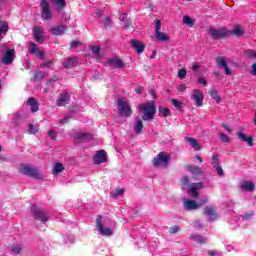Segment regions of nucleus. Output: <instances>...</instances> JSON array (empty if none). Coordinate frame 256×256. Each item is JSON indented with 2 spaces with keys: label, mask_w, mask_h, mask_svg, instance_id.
Here are the masks:
<instances>
[{
  "label": "nucleus",
  "mask_w": 256,
  "mask_h": 256,
  "mask_svg": "<svg viewBox=\"0 0 256 256\" xmlns=\"http://www.w3.org/2000/svg\"><path fill=\"white\" fill-rule=\"evenodd\" d=\"M140 113H142L143 121H153L155 119V113H157V106L155 102H147L138 106Z\"/></svg>",
  "instance_id": "obj_1"
},
{
  "label": "nucleus",
  "mask_w": 256,
  "mask_h": 256,
  "mask_svg": "<svg viewBox=\"0 0 256 256\" xmlns=\"http://www.w3.org/2000/svg\"><path fill=\"white\" fill-rule=\"evenodd\" d=\"M118 112L121 117H131L133 115V110L131 109V104L129 100L125 97L118 98L117 100Z\"/></svg>",
  "instance_id": "obj_2"
},
{
  "label": "nucleus",
  "mask_w": 256,
  "mask_h": 256,
  "mask_svg": "<svg viewBox=\"0 0 256 256\" xmlns=\"http://www.w3.org/2000/svg\"><path fill=\"white\" fill-rule=\"evenodd\" d=\"M105 219L102 216H98L96 218V228L98 230L99 235L103 237H109L113 235V229L105 226Z\"/></svg>",
  "instance_id": "obj_3"
},
{
  "label": "nucleus",
  "mask_w": 256,
  "mask_h": 256,
  "mask_svg": "<svg viewBox=\"0 0 256 256\" xmlns=\"http://www.w3.org/2000/svg\"><path fill=\"white\" fill-rule=\"evenodd\" d=\"M207 198H204L200 200V203H197V201L189 199V198H184L183 203H184V209L186 211H196V209H200V207H203V205H206L207 203Z\"/></svg>",
  "instance_id": "obj_4"
},
{
  "label": "nucleus",
  "mask_w": 256,
  "mask_h": 256,
  "mask_svg": "<svg viewBox=\"0 0 256 256\" xmlns=\"http://www.w3.org/2000/svg\"><path fill=\"white\" fill-rule=\"evenodd\" d=\"M169 159L171 156L167 152H160L156 157L153 159L154 167H167L169 165Z\"/></svg>",
  "instance_id": "obj_5"
},
{
  "label": "nucleus",
  "mask_w": 256,
  "mask_h": 256,
  "mask_svg": "<svg viewBox=\"0 0 256 256\" xmlns=\"http://www.w3.org/2000/svg\"><path fill=\"white\" fill-rule=\"evenodd\" d=\"M19 171L20 173H22L23 175H27L28 177H34L35 179H39L40 177L39 170L27 164L20 165Z\"/></svg>",
  "instance_id": "obj_6"
},
{
  "label": "nucleus",
  "mask_w": 256,
  "mask_h": 256,
  "mask_svg": "<svg viewBox=\"0 0 256 256\" xmlns=\"http://www.w3.org/2000/svg\"><path fill=\"white\" fill-rule=\"evenodd\" d=\"M40 7H41L42 19L44 21H49V19H52L53 14H51V8L49 6V2H47V0H41Z\"/></svg>",
  "instance_id": "obj_7"
},
{
  "label": "nucleus",
  "mask_w": 256,
  "mask_h": 256,
  "mask_svg": "<svg viewBox=\"0 0 256 256\" xmlns=\"http://www.w3.org/2000/svg\"><path fill=\"white\" fill-rule=\"evenodd\" d=\"M155 37L158 41H162V43H165V41H169V35L165 32H161V20L156 19L155 20Z\"/></svg>",
  "instance_id": "obj_8"
},
{
  "label": "nucleus",
  "mask_w": 256,
  "mask_h": 256,
  "mask_svg": "<svg viewBox=\"0 0 256 256\" xmlns=\"http://www.w3.org/2000/svg\"><path fill=\"white\" fill-rule=\"evenodd\" d=\"M15 61V49H7L2 53L1 62L3 65H11Z\"/></svg>",
  "instance_id": "obj_9"
},
{
  "label": "nucleus",
  "mask_w": 256,
  "mask_h": 256,
  "mask_svg": "<svg viewBox=\"0 0 256 256\" xmlns=\"http://www.w3.org/2000/svg\"><path fill=\"white\" fill-rule=\"evenodd\" d=\"M216 65L219 67V69H224L225 74L230 76L233 75V71L229 69V65L227 64V58L223 56H219L216 58Z\"/></svg>",
  "instance_id": "obj_10"
},
{
  "label": "nucleus",
  "mask_w": 256,
  "mask_h": 256,
  "mask_svg": "<svg viewBox=\"0 0 256 256\" xmlns=\"http://www.w3.org/2000/svg\"><path fill=\"white\" fill-rule=\"evenodd\" d=\"M200 189H203V183L202 182L193 183L188 188V195H191V197L193 199H197V197H199V190Z\"/></svg>",
  "instance_id": "obj_11"
},
{
  "label": "nucleus",
  "mask_w": 256,
  "mask_h": 256,
  "mask_svg": "<svg viewBox=\"0 0 256 256\" xmlns=\"http://www.w3.org/2000/svg\"><path fill=\"white\" fill-rule=\"evenodd\" d=\"M191 99L195 101L198 107H203V99H205V94H203V92H201L199 89H194L191 94Z\"/></svg>",
  "instance_id": "obj_12"
},
{
  "label": "nucleus",
  "mask_w": 256,
  "mask_h": 256,
  "mask_svg": "<svg viewBox=\"0 0 256 256\" xmlns=\"http://www.w3.org/2000/svg\"><path fill=\"white\" fill-rule=\"evenodd\" d=\"M32 215L34 219H37L38 221H42V223H47L49 219L47 218V214L42 209L32 208Z\"/></svg>",
  "instance_id": "obj_13"
},
{
  "label": "nucleus",
  "mask_w": 256,
  "mask_h": 256,
  "mask_svg": "<svg viewBox=\"0 0 256 256\" xmlns=\"http://www.w3.org/2000/svg\"><path fill=\"white\" fill-rule=\"evenodd\" d=\"M210 35L213 37V39H221L222 37H227V35H229V31L225 28H210Z\"/></svg>",
  "instance_id": "obj_14"
},
{
  "label": "nucleus",
  "mask_w": 256,
  "mask_h": 256,
  "mask_svg": "<svg viewBox=\"0 0 256 256\" xmlns=\"http://www.w3.org/2000/svg\"><path fill=\"white\" fill-rule=\"evenodd\" d=\"M105 67H116L118 69H122L125 67V63L120 58H111L107 62H105Z\"/></svg>",
  "instance_id": "obj_15"
},
{
  "label": "nucleus",
  "mask_w": 256,
  "mask_h": 256,
  "mask_svg": "<svg viewBox=\"0 0 256 256\" xmlns=\"http://www.w3.org/2000/svg\"><path fill=\"white\" fill-rule=\"evenodd\" d=\"M107 161V152L100 150L94 155L95 165H100V163H105Z\"/></svg>",
  "instance_id": "obj_16"
},
{
  "label": "nucleus",
  "mask_w": 256,
  "mask_h": 256,
  "mask_svg": "<svg viewBox=\"0 0 256 256\" xmlns=\"http://www.w3.org/2000/svg\"><path fill=\"white\" fill-rule=\"evenodd\" d=\"M45 29L41 26H36L33 28V36L37 43H43V32Z\"/></svg>",
  "instance_id": "obj_17"
},
{
  "label": "nucleus",
  "mask_w": 256,
  "mask_h": 256,
  "mask_svg": "<svg viewBox=\"0 0 256 256\" xmlns=\"http://www.w3.org/2000/svg\"><path fill=\"white\" fill-rule=\"evenodd\" d=\"M238 139L243 143H247L248 147H253V136H247V134L243 132H238Z\"/></svg>",
  "instance_id": "obj_18"
},
{
  "label": "nucleus",
  "mask_w": 256,
  "mask_h": 256,
  "mask_svg": "<svg viewBox=\"0 0 256 256\" xmlns=\"http://www.w3.org/2000/svg\"><path fill=\"white\" fill-rule=\"evenodd\" d=\"M131 45L136 53L141 54L143 51H145V44H143V42L140 40H131Z\"/></svg>",
  "instance_id": "obj_19"
},
{
  "label": "nucleus",
  "mask_w": 256,
  "mask_h": 256,
  "mask_svg": "<svg viewBox=\"0 0 256 256\" xmlns=\"http://www.w3.org/2000/svg\"><path fill=\"white\" fill-rule=\"evenodd\" d=\"M239 187L243 191H254L255 184L251 181H248V180H241L240 183H239Z\"/></svg>",
  "instance_id": "obj_20"
},
{
  "label": "nucleus",
  "mask_w": 256,
  "mask_h": 256,
  "mask_svg": "<svg viewBox=\"0 0 256 256\" xmlns=\"http://www.w3.org/2000/svg\"><path fill=\"white\" fill-rule=\"evenodd\" d=\"M27 249V246L23 243L14 244L10 247L11 253H14V255H19V253H23Z\"/></svg>",
  "instance_id": "obj_21"
},
{
  "label": "nucleus",
  "mask_w": 256,
  "mask_h": 256,
  "mask_svg": "<svg viewBox=\"0 0 256 256\" xmlns=\"http://www.w3.org/2000/svg\"><path fill=\"white\" fill-rule=\"evenodd\" d=\"M185 140L189 143V145L194 149V151H201V144L195 138L186 137Z\"/></svg>",
  "instance_id": "obj_22"
},
{
  "label": "nucleus",
  "mask_w": 256,
  "mask_h": 256,
  "mask_svg": "<svg viewBox=\"0 0 256 256\" xmlns=\"http://www.w3.org/2000/svg\"><path fill=\"white\" fill-rule=\"evenodd\" d=\"M134 132L136 133V135H141V133H143V121L140 120L139 117L135 118Z\"/></svg>",
  "instance_id": "obj_23"
},
{
  "label": "nucleus",
  "mask_w": 256,
  "mask_h": 256,
  "mask_svg": "<svg viewBox=\"0 0 256 256\" xmlns=\"http://www.w3.org/2000/svg\"><path fill=\"white\" fill-rule=\"evenodd\" d=\"M65 31H67V26L65 25H60L58 27H53L50 29V32L52 33V35H63L65 33Z\"/></svg>",
  "instance_id": "obj_24"
},
{
  "label": "nucleus",
  "mask_w": 256,
  "mask_h": 256,
  "mask_svg": "<svg viewBox=\"0 0 256 256\" xmlns=\"http://www.w3.org/2000/svg\"><path fill=\"white\" fill-rule=\"evenodd\" d=\"M52 5L56 7V11H63L65 9L67 2L65 0H50Z\"/></svg>",
  "instance_id": "obj_25"
},
{
  "label": "nucleus",
  "mask_w": 256,
  "mask_h": 256,
  "mask_svg": "<svg viewBox=\"0 0 256 256\" xmlns=\"http://www.w3.org/2000/svg\"><path fill=\"white\" fill-rule=\"evenodd\" d=\"M187 171L192 173V177H198V175H203V170H201L200 167L197 166H187L186 167Z\"/></svg>",
  "instance_id": "obj_26"
},
{
  "label": "nucleus",
  "mask_w": 256,
  "mask_h": 256,
  "mask_svg": "<svg viewBox=\"0 0 256 256\" xmlns=\"http://www.w3.org/2000/svg\"><path fill=\"white\" fill-rule=\"evenodd\" d=\"M27 105L31 107L32 113H37V111H39V104L37 103V100H35V98H29L27 101Z\"/></svg>",
  "instance_id": "obj_27"
},
{
  "label": "nucleus",
  "mask_w": 256,
  "mask_h": 256,
  "mask_svg": "<svg viewBox=\"0 0 256 256\" xmlns=\"http://www.w3.org/2000/svg\"><path fill=\"white\" fill-rule=\"evenodd\" d=\"M69 97V93H62L57 101L58 107H63L67 103V101H69Z\"/></svg>",
  "instance_id": "obj_28"
},
{
  "label": "nucleus",
  "mask_w": 256,
  "mask_h": 256,
  "mask_svg": "<svg viewBox=\"0 0 256 256\" xmlns=\"http://www.w3.org/2000/svg\"><path fill=\"white\" fill-rule=\"evenodd\" d=\"M93 139V134H80L76 137L78 143H83L85 141H91Z\"/></svg>",
  "instance_id": "obj_29"
},
{
  "label": "nucleus",
  "mask_w": 256,
  "mask_h": 256,
  "mask_svg": "<svg viewBox=\"0 0 256 256\" xmlns=\"http://www.w3.org/2000/svg\"><path fill=\"white\" fill-rule=\"evenodd\" d=\"M210 96L212 97V99H214V101H216V103H221V96L219 95V91L217 89H211Z\"/></svg>",
  "instance_id": "obj_30"
},
{
  "label": "nucleus",
  "mask_w": 256,
  "mask_h": 256,
  "mask_svg": "<svg viewBox=\"0 0 256 256\" xmlns=\"http://www.w3.org/2000/svg\"><path fill=\"white\" fill-rule=\"evenodd\" d=\"M63 65L66 69H71V67H75V65H77V58H70L64 62Z\"/></svg>",
  "instance_id": "obj_31"
},
{
  "label": "nucleus",
  "mask_w": 256,
  "mask_h": 256,
  "mask_svg": "<svg viewBox=\"0 0 256 256\" xmlns=\"http://www.w3.org/2000/svg\"><path fill=\"white\" fill-rule=\"evenodd\" d=\"M205 211V215H209L210 217H214V219L217 218V214L215 213V208L211 207V206H206L204 208Z\"/></svg>",
  "instance_id": "obj_32"
},
{
  "label": "nucleus",
  "mask_w": 256,
  "mask_h": 256,
  "mask_svg": "<svg viewBox=\"0 0 256 256\" xmlns=\"http://www.w3.org/2000/svg\"><path fill=\"white\" fill-rule=\"evenodd\" d=\"M229 33H232V35H235L236 37H241V35H243L245 31L241 29V26L236 25L232 30V32H229Z\"/></svg>",
  "instance_id": "obj_33"
},
{
  "label": "nucleus",
  "mask_w": 256,
  "mask_h": 256,
  "mask_svg": "<svg viewBox=\"0 0 256 256\" xmlns=\"http://www.w3.org/2000/svg\"><path fill=\"white\" fill-rule=\"evenodd\" d=\"M170 103H172L173 107L177 109V111H183V103L177 99H171Z\"/></svg>",
  "instance_id": "obj_34"
},
{
  "label": "nucleus",
  "mask_w": 256,
  "mask_h": 256,
  "mask_svg": "<svg viewBox=\"0 0 256 256\" xmlns=\"http://www.w3.org/2000/svg\"><path fill=\"white\" fill-rule=\"evenodd\" d=\"M7 31H9V24L5 21H0V33L7 35Z\"/></svg>",
  "instance_id": "obj_35"
},
{
  "label": "nucleus",
  "mask_w": 256,
  "mask_h": 256,
  "mask_svg": "<svg viewBox=\"0 0 256 256\" xmlns=\"http://www.w3.org/2000/svg\"><path fill=\"white\" fill-rule=\"evenodd\" d=\"M191 239H193L195 243H201V244L207 243V238L201 235H192Z\"/></svg>",
  "instance_id": "obj_36"
},
{
  "label": "nucleus",
  "mask_w": 256,
  "mask_h": 256,
  "mask_svg": "<svg viewBox=\"0 0 256 256\" xmlns=\"http://www.w3.org/2000/svg\"><path fill=\"white\" fill-rule=\"evenodd\" d=\"M65 167H63V164L61 163H56L54 165V168H53V172L56 174V175H59V173H63Z\"/></svg>",
  "instance_id": "obj_37"
},
{
  "label": "nucleus",
  "mask_w": 256,
  "mask_h": 256,
  "mask_svg": "<svg viewBox=\"0 0 256 256\" xmlns=\"http://www.w3.org/2000/svg\"><path fill=\"white\" fill-rule=\"evenodd\" d=\"M218 138L220 139V141L222 143H231V139L229 138V136H227L225 133L220 132L218 134Z\"/></svg>",
  "instance_id": "obj_38"
},
{
  "label": "nucleus",
  "mask_w": 256,
  "mask_h": 256,
  "mask_svg": "<svg viewBox=\"0 0 256 256\" xmlns=\"http://www.w3.org/2000/svg\"><path fill=\"white\" fill-rule=\"evenodd\" d=\"M91 51H92L93 57H96V59H99V53L101 52V47L94 45L91 47Z\"/></svg>",
  "instance_id": "obj_39"
},
{
  "label": "nucleus",
  "mask_w": 256,
  "mask_h": 256,
  "mask_svg": "<svg viewBox=\"0 0 256 256\" xmlns=\"http://www.w3.org/2000/svg\"><path fill=\"white\" fill-rule=\"evenodd\" d=\"M28 51L31 54H35L37 53V51H39V48L37 47L36 43L30 42L28 46Z\"/></svg>",
  "instance_id": "obj_40"
},
{
  "label": "nucleus",
  "mask_w": 256,
  "mask_h": 256,
  "mask_svg": "<svg viewBox=\"0 0 256 256\" xmlns=\"http://www.w3.org/2000/svg\"><path fill=\"white\" fill-rule=\"evenodd\" d=\"M183 23L185 25H187L188 27H193L195 25V22L189 16H184L183 17Z\"/></svg>",
  "instance_id": "obj_41"
},
{
  "label": "nucleus",
  "mask_w": 256,
  "mask_h": 256,
  "mask_svg": "<svg viewBox=\"0 0 256 256\" xmlns=\"http://www.w3.org/2000/svg\"><path fill=\"white\" fill-rule=\"evenodd\" d=\"M159 113L162 117H169L171 116V110L169 108H159Z\"/></svg>",
  "instance_id": "obj_42"
},
{
  "label": "nucleus",
  "mask_w": 256,
  "mask_h": 256,
  "mask_svg": "<svg viewBox=\"0 0 256 256\" xmlns=\"http://www.w3.org/2000/svg\"><path fill=\"white\" fill-rule=\"evenodd\" d=\"M39 132V126L38 125H33V124H29V133H31L32 135H35V133Z\"/></svg>",
  "instance_id": "obj_43"
},
{
  "label": "nucleus",
  "mask_w": 256,
  "mask_h": 256,
  "mask_svg": "<svg viewBox=\"0 0 256 256\" xmlns=\"http://www.w3.org/2000/svg\"><path fill=\"white\" fill-rule=\"evenodd\" d=\"M212 167H213V169L215 167H219V155H217V154H214L212 156Z\"/></svg>",
  "instance_id": "obj_44"
},
{
  "label": "nucleus",
  "mask_w": 256,
  "mask_h": 256,
  "mask_svg": "<svg viewBox=\"0 0 256 256\" xmlns=\"http://www.w3.org/2000/svg\"><path fill=\"white\" fill-rule=\"evenodd\" d=\"M178 77L179 79H185V77H187V69L181 68L178 70Z\"/></svg>",
  "instance_id": "obj_45"
},
{
  "label": "nucleus",
  "mask_w": 256,
  "mask_h": 256,
  "mask_svg": "<svg viewBox=\"0 0 256 256\" xmlns=\"http://www.w3.org/2000/svg\"><path fill=\"white\" fill-rule=\"evenodd\" d=\"M249 73H250V75H252V77H256V63H253L250 66Z\"/></svg>",
  "instance_id": "obj_46"
},
{
  "label": "nucleus",
  "mask_w": 256,
  "mask_h": 256,
  "mask_svg": "<svg viewBox=\"0 0 256 256\" xmlns=\"http://www.w3.org/2000/svg\"><path fill=\"white\" fill-rule=\"evenodd\" d=\"M170 235H175V233H179V226H174L169 229Z\"/></svg>",
  "instance_id": "obj_47"
},
{
  "label": "nucleus",
  "mask_w": 256,
  "mask_h": 256,
  "mask_svg": "<svg viewBox=\"0 0 256 256\" xmlns=\"http://www.w3.org/2000/svg\"><path fill=\"white\" fill-rule=\"evenodd\" d=\"M214 169L217 171L220 177H223V175H225V172H223V168L221 166H216L214 167Z\"/></svg>",
  "instance_id": "obj_48"
},
{
  "label": "nucleus",
  "mask_w": 256,
  "mask_h": 256,
  "mask_svg": "<svg viewBox=\"0 0 256 256\" xmlns=\"http://www.w3.org/2000/svg\"><path fill=\"white\" fill-rule=\"evenodd\" d=\"M187 86L185 84H179L177 87V91H179L180 93H183V91H186Z\"/></svg>",
  "instance_id": "obj_49"
},
{
  "label": "nucleus",
  "mask_w": 256,
  "mask_h": 256,
  "mask_svg": "<svg viewBox=\"0 0 256 256\" xmlns=\"http://www.w3.org/2000/svg\"><path fill=\"white\" fill-rule=\"evenodd\" d=\"M182 185L185 187L187 185H189V177L188 176H183L182 177Z\"/></svg>",
  "instance_id": "obj_50"
},
{
  "label": "nucleus",
  "mask_w": 256,
  "mask_h": 256,
  "mask_svg": "<svg viewBox=\"0 0 256 256\" xmlns=\"http://www.w3.org/2000/svg\"><path fill=\"white\" fill-rule=\"evenodd\" d=\"M48 135H49L50 139H53V140L57 139V133L53 130H50L48 132Z\"/></svg>",
  "instance_id": "obj_51"
},
{
  "label": "nucleus",
  "mask_w": 256,
  "mask_h": 256,
  "mask_svg": "<svg viewBox=\"0 0 256 256\" xmlns=\"http://www.w3.org/2000/svg\"><path fill=\"white\" fill-rule=\"evenodd\" d=\"M208 255L209 256H219V255H221V253H219V251H217V250H211L208 252Z\"/></svg>",
  "instance_id": "obj_52"
},
{
  "label": "nucleus",
  "mask_w": 256,
  "mask_h": 256,
  "mask_svg": "<svg viewBox=\"0 0 256 256\" xmlns=\"http://www.w3.org/2000/svg\"><path fill=\"white\" fill-rule=\"evenodd\" d=\"M198 83L200 85H207V79H205V77H200L198 78Z\"/></svg>",
  "instance_id": "obj_53"
},
{
  "label": "nucleus",
  "mask_w": 256,
  "mask_h": 256,
  "mask_svg": "<svg viewBox=\"0 0 256 256\" xmlns=\"http://www.w3.org/2000/svg\"><path fill=\"white\" fill-rule=\"evenodd\" d=\"M53 65V61H48L40 65V67L43 69V67H51Z\"/></svg>",
  "instance_id": "obj_54"
},
{
  "label": "nucleus",
  "mask_w": 256,
  "mask_h": 256,
  "mask_svg": "<svg viewBox=\"0 0 256 256\" xmlns=\"http://www.w3.org/2000/svg\"><path fill=\"white\" fill-rule=\"evenodd\" d=\"M199 69H201V65L194 63L192 65V71H199Z\"/></svg>",
  "instance_id": "obj_55"
},
{
  "label": "nucleus",
  "mask_w": 256,
  "mask_h": 256,
  "mask_svg": "<svg viewBox=\"0 0 256 256\" xmlns=\"http://www.w3.org/2000/svg\"><path fill=\"white\" fill-rule=\"evenodd\" d=\"M37 57H39V59H43V57H45V53L43 51H40L38 49V51L36 52Z\"/></svg>",
  "instance_id": "obj_56"
},
{
  "label": "nucleus",
  "mask_w": 256,
  "mask_h": 256,
  "mask_svg": "<svg viewBox=\"0 0 256 256\" xmlns=\"http://www.w3.org/2000/svg\"><path fill=\"white\" fill-rule=\"evenodd\" d=\"M123 193H124V190H123V189H118V190H116V192H115V197H119V196L123 195Z\"/></svg>",
  "instance_id": "obj_57"
},
{
  "label": "nucleus",
  "mask_w": 256,
  "mask_h": 256,
  "mask_svg": "<svg viewBox=\"0 0 256 256\" xmlns=\"http://www.w3.org/2000/svg\"><path fill=\"white\" fill-rule=\"evenodd\" d=\"M222 127L225 129V131H227V133H231L232 130L228 127L226 123H222Z\"/></svg>",
  "instance_id": "obj_58"
},
{
  "label": "nucleus",
  "mask_w": 256,
  "mask_h": 256,
  "mask_svg": "<svg viewBox=\"0 0 256 256\" xmlns=\"http://www.w3.org/2000/svg\"><path fill=\"white\" fill-rule=\"evenodd\" d=\"M69 121V116L64 117L62 120H60V125H65Z\"/></svg>",
  "instance_id": "obj_59"
},
{
  "label": "nucleus",
  "mask_w": 256,
  "mask_h": 256,
  "mask_svg": "<svg viewBox=\"0 0 256 256\" xmlns=\"http://www.w3.org/2000/svg\"><path fill=\"white\" fill-rule=\"evenodd\" d=\"M125 19H127V14L125 13L120 14L119 21H125Z\"/></svg>",
  "instance_id": "obj_60"
},
{
  "label": "nucleus",
  "mask_w": 256,
  "mask_h": 256,
  "mask_svg": "<svg viewBox=\"0 0 256 256\" xmlns=\"http://www.w3.org/2000/svg\"><path fill=\"white\" fill-rule=\"evenodd\" d=\"M78 45H79V42H77V41L71 42V44H70V46H71L72 48H75V47H77Z\"/></svg>",
  "instance_id": "obj_61"
},
{
  "label": "nucleus",
  "mask_w": 256,
  "mask_h": 256,
  "mask_svg": "<svg viewBox=\"0 0 256 256\" xmlns=\"http://www.w3.org/2000/svg\"><path fill=\"white\" fill-rule=\"evenodd\" d=\"M136 93H138V95H141V93H143V87H138L136 89Z\"/></svg>",
  "instance_id": "obj_62"
},
{
  "label": "nucleus",
  "mask_w": 256,
  "mask_h": 256,
  "mask_svg": "<svg viewBox=\"0 0 256 256\" xmlns=\"http://www.w3.org/2000/svg\"><path fill=\"white\" fill-rule=\"evenodd\" d=\"M156 55H157V51H153L152 55L150 56V59H155Z\"/></svg>",
  "instance_id": "obj_63"
},
{
  "label": "nucleus",
  "mask_w": 256,
  "mask_h": 256,
  "mask_svg": "<svg viewBox=\"0 0 256 256\" xmlns=\"http://www.w3.org/2000/svg\"><path fill=\"white\" fill-rule=\"evenodd\" d=\"M105 24L106 25H111V18H106Z\"/></svg>",
  "instance_id": "obj_64"
}]
</instances>
